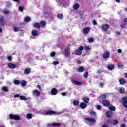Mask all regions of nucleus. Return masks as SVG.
<instances>
[{
    "label": "nucleus",
    "mask_w": 127,
    "mask_h": 127,
    "mask_svg": "<svg viewBox=\"0 0 127 127\" xmlns=\"http://www.w3.org/2000/svg\"><path fill=\"white\" fill-rule=\"evenodd\" d=\"M60 113L52 111H44L43 113V115L44 116H46V115H48L49 116H52V115H59Z\"/></svg>",
    "instance_id": "f257e3e1"
},
{
    "label": "nucleus",
    "mask_w": 127,
    "mask_h": 127,
    "mask_svg": "<svg viewBox=\"0 0 127 127\" xmlns=\"http://www.w3.org/2000/svg\"><path fill=\"white\" fill-rule=\"evenodd\" d=\"M10 119H13V120H15L16 121H18V120H20V117L18 116L17 115H13L10 114L9 115Z\"/></svg>",
    "instance_id": "f03ea898"
},
{
    "label": "nucleus",
    "mask_w": 127,
    "mask_h": 127,
    "mask_svg": "<svg viewBox=\"0 0 127 127\" xmlns=\"http://www.w3.org/2000/svg\"><path fill=\"white\" fill-rule=\"evenodd\" d=\"M83 50H84V47H79V48L77 49L76 51V55H81V54L83 53Z\"/></svg>",
    "instance_id": "7ed1b4c3"
},
{
    "label": "nucleus",
    "mask_w": 127,
    "mask_h": 127,
    "mask_svg": "<svg viewBox=\"0 0 127 127\" xmlns=\"http://www.w3.org/2000/svg\"><path fill=\"white\" fill-rule=\"evenodd\" d=\"M122 103L125 108H127V96H125L122 98Z\"/></svg>",
    "instance_id": "20e7f679"
},
{
    "label": "nucleus",
    "mask_w": 127,
    "mask_h": 127,
    "mask_svg": "<svg viewBox=\"0 0 127 127\" xmlns=\"http://www.w3.org/2000/svg\"><path fill=\"white\" fill-rule=\"evenodd\" d=\"M71 53V50L69 48H66L65 49L64 54L66 57H69Z\"/></svg>",
    "instance_id": "39448f33"
},
{
    "label": "nucleus",
    "mask_w": 127,
    "mask_h": 127,
    "mask_svg": "<svg viewBox=\"0 0 127 127\" xmlns=\"http://www.w3.org/2000/svg\"><path fill=\"white\" fill-rule=\"evenodd\" d=\"M59 3V6H64V7H67V6H68L69 5V3L65 4V1H60Z\"/></svg>",
    "instance_id": "423d86ee"
},
{
    "label": "nucleus",
    "mask_w": 127,
    "mask_h": 127,
    "mask_svg": "<svg viewBox=\"0 0 127 127\" xmlns=\"http://www.w3.org/2000/svg\"><path fill=\"white\" fill-rule=\"evenodd\" d=\"M32 94L33 96L35 97H39L40 96V92L37 89H35L32 91Z\"/></svg>",
    "instance_id": "0eeeda50"
},
{
    "label": "nucleus",
    "mask_w": 127,
    "mask_h": 127,
    "mask_svg": "<svg viewBox=\"0 0 127 127\" xmlns=\"http://www.w3.org/2000/svg\"><path fill=\"white\" fill-rule=\"evenodd\" d=\"M61 124L60 123H52L51 124H48V127H58L59 126H61Z\"/></svg>",
    "instance_id": "6e6552de"
},
{
    "label": "nucleus",
    "mask_w": 127,
    "mask_h": 127,
    "mask_svg": "<svg viewBox=\"0 0 127 127\" xmlns=\"http://www.w3.org/2000/svg\"><path fill=\"white\" fill-rule=\"evenodd\" d=\"M8 67L9 69H15L16 68V65L11 63L8 64Z\"/></svg>",
    "instance_id": "1a4fd4ad"
},
{
    "label": "nucleus",
    "mask_w": 127,
    "mask_h": 127,
    "mask_svg": "<svg viewBox=\"0 0 127 127\" xmlns=\"http://www.w3.org/2000/svg\"><path fill=\"white\" fill-rule=\"evenodd\" d=\"M4 19V18H3V16H0V23L2 25H5V23H6V22H5Z\"/></svg>",
    "instance_id": "9d476101"
},
{
    "label": "nucleus",
    "mask_w": 127,
    "mask_h": 127,
    "mask_svg": "<svg viewBox=\"0 0 127 127\" xmlns=\"http://www.w3.org/2000/svg\"><path fill=\"white\" fill-rule=\"evenodd\" d=\"M90 27L84 28L83 31V33H84V34H88V33L90 32Z\"/></svg>",
    "instance_id": "9b49d317"
},
{
    "label": "nucleus",
    "mask_w": 127,
    "mask_h": 127,
    "mask_svg": "<svg viewBox=\"0 0 127 127\" xmlns=\"http://www.w3.org/2000/svg\"><path fill=\"white\" fill-rule=\"evenodd\" d=\"M58 91L57 90L56 88H53L51 91V94L53 96H55L58 93Z\"/></svg>",
    "instance_id": "f8f14e48"
},
{
    "label": "nucleus",
    "mask_w": 127,
    "mask_h": 127,
    "mask_svg": "<svg viewBox=\"0 0 127 127\" xmlns=\"http://www.w3.org/2000/svg\"><path fill=\"white\" fill-rule=\"evenodd\" d=\"M102 104L103 106H105V107H109L110 106V102L107 100H103L102 101Z\"/></svg>",
    "instance_id": "ddd939ff"
},
{
    "label": "nucleus",
    "mask_w": 127,
    "mask_h": 127,
    "mask_svg": "<svg viewBox=\"0 0 127 127\" xmlns=\"http://www.w3.org/2000/svg\"><path fill=\"white\" fill-rule=\"evenodd\" d=\"M110 27L108 24H105L102 25V29L104 31H107V30Z\"/></svg>",
    "instance_id": "4468645a"
},
{
    "label": "nucleus",
    "mask_w": 127,
    "mask_h": 127,
    "mask_svg": "<svg viewBox=\"0 0 127 127\" xmlns=\"http://www.w3.org/2000/svg\"><path fill=\"white\" fill-rule=\"evenodd\" d=\"M85 120L86 121H88V122H90V123H92V124H94V123H96V120L94 118H85Z\"/></svg>",
    "instance_id": "2eb2a0df"
},
{
    "label": "nucleus",
    "mask_w": 127,
    "mask_h": 127,
    "mask_svg": "<svg viewBox=\"0 0 127 127\" xmlns=\"http://www.w3.org/2000/svg\"><path fill=\"white\" fill-rule=\"evenodd\" d=\"M31 33L33 36H37L38 35V31L36 30H33Z\"/></svg>",
    "instance_id": "dca6fc26"
},
{
    "label": "nucleus",
    "mask_w": 127,
    "mask_h": 127,
    "mask_svg": "<svg viewBox=\"0 0 127 127\" xmlns=\"http://www.w3.org/2000/svg\"><path fill=\"white\" fill-rule=\"evenodd\" d=\"M110 56V53L109 52H106L103 54V58L104 59L108 58Z\"/></svg>",
    "instance_id": "f3484780"
},
{
    "label": "nucleus",
    "mask_w": 127,
    "mask_h": 127,
    "mask_svg": "<svg viewBox=\"0 0 127 127\" xmlns=\"http://www.w3.org/2000/svg\"><path fill=\"white\" fill-rule=\"evenodd\" d=\"M72 83L74 85H77V86H81V85H83V83L80 82H78L77 81H72Z\"/></svg>",
    "instance_id": "a211bd4d"
},
{
    "label": "nucleus",
    "mask_w": 127,
    "mask_h": 127,
    "mask_svg": "<svg viewBox=\"0 0 127 127\" xmlns=\"http://www.w3.org/2000/svg\"><path fill=\"white\" fill-rule=\"evenodd\" d=\"M114 68H115V66L112 64H110L108 66V69L110 71H112V70H114Z\"/></svg>",
    "instance_id": "6ab92c4d"
},
{
    "label": "nucleus",
    "mask_w": 127,
    "mask_h": 127,
    "mask_svg": "<svg viewBox=\"0 0 127 127\" xmlns=\"http://www.w3.org/2000/svg\"><path fill=\"white\" fill-rule=\"evenodd\" d=\"M119 83L121 85H125L126 84V80L124 79V78H121L119 79Z\"/></svg>",
    "instance_id": "aec40b11"
},
{
    "label": "nucleus",
    "mask_w": 127,
    "mask_h": 127,
    "mask_svg": "<svg viewBox=\"0 0 127 127\" xmlns=\"http://www.w3.org/2000/svg\"><path fill=\"white\" fill-rule=\"evenodd\" d=\"M80 107H81V109H85V108L87 107V104H86L84 102H82L80 104Z\"/></svg>",
    "instance_id": "412c9836"
},
{
    "label": "nucleus",
    "mask_w": 127,
    "mask_h": 127,
    "mask_svg": "<svg viewBox=\"0 0 127 127\" xmlns=\"http://www.w3.org/2000/svg\"><path fill=\"white\" fill-rule=\"evenodd\" d=\"M118 90L119 93H120L121 94H124V93H125V89L123 87H120L118 89Z\"/></svg>",
    "instance_id": "4be33fe9"
},
{
    "label": "nucleus",
    "mask_w": 127,
    "mask_h": 127,
    "mask_svg": "<svg viewBox=\"0 0 127 127\" xmlns=\"http://www.w3.org/2000/svg\"><path fill=\"white\" fill-rule=\"evenodd\" d=\"M33 27L35 28H40V23H36L35 24L33 25Z\"/></svg>",
    "instance_id": "5701e85b"
},
{
    "label": "nucleus",
    "mask_w": 127,
    "mask_h": 127,
    "mask_svg": "<svg viewBox=\"0 0 127 127\" xmlns=\"http://www.w3.org/2000/svg\"><path fill=\"white\" fill-rule=\"evenodd\" d=\"M112 115H113V112H112V111H108L106 113V117L109 118V117H111V116H112Z\"/></svg>",
    "instance_id": "b1692460"
},
{
    "label": "nucleus",
    "mask_w": 127,
    "mask_h": 127,
    "mask_svg": "<svg viewBox=\"0 0 127 127\" xmlns=\"http://www.w3.org/2000/svg\"><path fill=\"white\" fill-rule=\"evenodd\" d=\"M26 118H27V120H30V119H32V114L30 113H28L26 115Z\"/></svg>",
    "instance_id": "393cba45"
},
{
    "label": "nucleus",
    "mask_w": 127,
    "mask_h": 127,
    "mask_svg": "<svg viewBox=\"0 0 127 127\" xmlns=\"http://www.w3.org/2000/svg\"><path fill=\"white\" fill-rule=\"evenodd\" d=\"M80 7V5L78 3L75 4L73 6L74 9H75V10H77L78 8Z\"/></svg>",
    "instance_id": "a878e982"
},
{
    "label": "nucleus",
    "mask_w": 127,
    "mask_h": 127,
    "mask_svg": "<svg viewBox=\"0 0 127 127\" xmlns=\"http://www.w3.org/2000/svg\"><path fill=\"white\" fill-rule=\"evenodd\" d=\"M30 73V70L28 68H27L26 69H25L24 70V74L25 75H28V74H29Z\"/></svg>",
    "instance_id": "bb28decb"
},
{
    "label": "nucleus",
    "mask_w": 127,
    "mask_h": 127,
    "mask_svg": "<svg viewBox=\"0 0 127 127\" xmlns=\"http://www.w3.org/2000/svg\"><path fill=\"white\" fill-rule=\"evenodd\" d=\"M109 110H110V111H114L115 112V111H116V108H115L114 106L111 105L109 107Z\"/></svg>",
    "instance_id": "cd10ccee"
},
{
    "label": "nucleus",
    "mask_w": 127,
    "mask_h": 127,
    "mask_svg": "<svg viewBox=\"0 0 127 127\" xmlns=\"http://www.w3.org/2000/svg\"><path fill=\"white\" fill-rule=\"evenodd\" d=\"M24 21L25 22H29L30 21V18L29 17H25Z\"/></svg>",
    "instance_id": "c85d7f7f"
},
{
    "label": "nucleus",
    "mask_w": 127,
    "mask_h": 127,
    "mask_svg": "<svg viewBox=\"0 0 127 127\" xmlns=\"http://www.w3.org/2000/svg\"><path fill=\"white\" fill-rule=\"evenodd\" d=\"M82 100L85 103L89 102V98L88 97H84L83 98H82Z\"/></svg>",
    "instance_id": "c756f323"
},
{
    "label": "nucleus",
    "mask_w": 127,
    "mask_h": 127,
    "mask_svg": "<svg viewBox=\"0 0 127 127\" xmlns=\"http://www.w3.org/2000/svg\"><path fill=\"white\" fill-rule=\"evenodd\" d=\"M2 90L4 91V92H8V87L7 86H4L2 88Z\"/></svg>",
    "instance_id": "7c9ffc66"
},
{
    "label": "nucleus",
    "mask_w": 127,
    "mask_h": 127,
    "mask_svg": "<svg viewBox=\"0 0 127 127\" xmlns=\"http://www.w3.org/2000/svg\"><path fill=\"white\" fill-rule=\"evenodd\" d=\"M26 81L25 80H22L21 81V86L22 87H25L26 86Z\"/></svg>",
    "instance_id": "2f4dec72"
},
{
    "label": "nucleus",
    "mask_w": 127,
    "mask_h": 127,
    "mask_svg": "<svg viewBox=\"0 0 127 127\" xmlns=\"http://www.w3.org/2000/svg\"><path fill=\"white\" fill-rule=\"evenodd\" d=\"M78 72H79V73H82V72H84V67H80L78 69Z\"/></svg>",
    "instance_id": "473e14b6"
},
{
    "label": "nucleus",
    "mask_w": 127,
    "mask_h": 127,
    "mask_svg": "<svg viewBox=\"0 0 127 127\" xmlns=\"http://www.w3.org/2000/svg\"><path fill=\"white\" fill-rule=\"evenodd\" d=\"M20 98L22 100V101H27V98L25 97L24 96H20Z\"/></svg>",
    "instance_id": "72a5a7b5"
},
{
    "label": "nucleus",
    "mask_w": 127,
    "mask_h": 127,
    "mask_svg": "<svg viewBox=\"0 0 127 127\" xmlns=\"http://www.w3.org/2000/svg\"><path fill=\"white\" fill-rule=\"evenodd\" d=\"M57 17H58V18H59V19H62V18H63V14H59L57 15Z\"/></svg>",
    "instance_id": "f704fd0d"
},
{
    "label": "nucleus",
    "mask_w": 127,
    "mask_h": 127,
    "mask_svg": "<svg viewBox=\"0 0 127 127\" xmlns=\"http://www.w3.org/2000/svg\"><path fill=\"white\" fill-rule=\"evenodd\" d=\"M14 83L15 85H20V81L18 80H15Z\"/></svg>",
    "instance_id": "c9c22d12"
},
{
    "label": "nucleus",
    "mask_w": 127,
    "mask_h": 127,
    "mask_svg": "<svg viewBox=\"0 0 127 127\" xmlns=\"http://www.w3.org/2000/svg\"><path fill=\"white\" fill-rule=\"evenodd\" d=\"M54 66H56V65L59 64V61H55L53 62Z\"/></svg>",
    "instance_id": "e433bc0d"
},
{
    "label": "nucleus",
    "mask_w": 127,
    "mask_h": 127,
    "mask_svg": "<svg viewBox=\"0 0 127 127\" xmlns=\"http://www.w3.org/2000/svg\"><path fill=\"white\" fill-rule=\"evenodd\" d=\"M40 27L41 26V27H44L45 26V22L43 21H41L40 23Z\"/></svg>",
    "instance_id": "4c0bfd02"
},
{
    "label": "nucleus",
    "mask_w": 127,
    "mask_h": 127,
    "mask_svg": "<svg viewBox=\"0 0 127 127\" xmlns=\"http://www.w3.org/2000/svg\"><path fill=\"white\" fill-rule=\"evenodd\" d=\"M73 105L74 106H78V105H79V101H78V100H74L73 101Z\"/></svg>",
    "instance_id": "58836bf2"
},
{
    "label": "nucleus",
    "mask_w": 127,
    "mask_h": 127,
    "mask_svg": "<svg viewBox=\"0 0 127 127\" xmlns=\"http://www.w3.org/2000/svg\"><path fill=\"white\" fill-rule=\"evenodd\" d=\"M118 68H122L123 67V63H119L117 64Z\"/></svg>",
    "instance_id": "ea45409f"
},
{
    "label": "nucleus",
    "mask_w": 127,
    "mask_h": 127,
    "mask_svg": "<svg viewBox=\"0 0 127 127\" xmlns=\"http://www.w3.org/2000/svg\"><path fill=\"white\" fill-rule=\"evenodd\" d=\"M106 97H107L106 95H101L100 97V98L101 100H104V99H106Z\"/></svg>",
    "instance_id": "a19ab883"
},
{
    "label": "nucleus",
    "mask_w": 127,
    "mask_h": 127,
    "mask_svg": "<svg viewBox=\"0 0 127 127\" xmlns=\"http://www.w3.org/2000/svg\"><path fill=\"white\" fill-rule=\"evenodd\" d=\"M14 31H15V32H17V31H19L20 29H19V28H17L16 27H14Z\"/></svg>",
    "instance_id": "79ce46f5"
},
{
    "label": "nucleus",
    "mask_w": 127,
    "mask_h": 127,
    "mask_svg": "<svg viewBox=\"0 0 127 127\" xmlns=\"http://www.w3.org/2000/svg\"><path fill=\"white\" fill-rule=\"evenodd\" d=\"M89 73L87 72H85V73H84V78H85L86 79H87V78H88V76H89Z\"/></svg>",
    "instance_id": "37998d69"
},
{
    "label": "nucleus",
    "mask_w": 127,
    "mask_h": 127,
    "mask_svg": "<svg viewBox=\"0 0 127 127\" xmlns=\"http://www.w3.org/2000/svg\"><path fill=\"white\" fill-rule=\"evenodd\" d=\"M98 79H99L100 80H102L103 83L106 82V80H105V79H103V78H102V77H101V76L98 77Z\"/></svg>",
    "instance_id": "c03bdc74"
},
{
    "label": "nucleus",
    "mask_w": 127,
    "mask_h": 127,
    "mask_svg": "<svg viewBox=\"0 0 127 127\" xmlns=\"http://www.w3.org/2000/svg\"><path fill=\"white\" fill-rule=\"evenodd\" d=\"M3 13H4V14H8V13H9V11H8V10H4L3 11Z\"/></svg>",
    "instance_id": "a18cd8bd"
},
{
    "label": "nucleus",
    "mask_w": 127,
    "mask_h": 127,
    "mask_svg": "<svg viewBox=\"0 0 127 127\" xmlns=\"http://www.w3.org/2000/svg\"><path fill=\"white\" fill-rule=\"evenodd\" d=\"M118 120H113V125H117V124H118Z\"/></svg>",
    "instance_id": "49530a36"
},
{
    "label": "nucleus",
    "mask_w": 127,
    "mask_h": 127,
    "mask_svg": "<svg viewBox=\"0 0 127 127\" xmlns=\"http://www.w3.org/2000/svg\"><path fill=\"white\" fill-rule=\"evenodd\" d=\"M94 41V39L90 38L88 39V42H93Z\"/></svg>",
    "instance_id": "de8ad7c7"
},
{
    "label": "nucleus",
    "mask_w": 127,
    "mask_h": 127,
    "mask_svg": "<svg viewBox=\"0 0 127 127\" xmlns=\"http://www.w3.org/2000/svg\"><path fill=\"white\" fill-rule=\"evenodd\" d=\"M50 55H51V57H53L55 56V52H52L51 53Z\"/></svg>",
    "instance_id": "09e8293b"
},
{
    "label": "nucleus",
    "mask_w": 127,
    "mask_h": 127,
    "mask_svg": "<svg viewBox=\"0 0 127 127\" xmlns=\"http://www.w3.org/2000/svg\"><path fill=\"white\" fill-rule=\"evenodd\" d=\"M61 95L62 96H63L64 97H65V96H66V95H67V93L66 92H63L61 93Z\"/></svg>",
    "instance_id": "8fccbe9b"
},
{
    "label": "nucleus",
    "mask_w": 127,
    "mask_h": 127,
    "mask_svg": "<svg viewBox=\"0 0 127 127\" xmlns=\"http://www.w3.org/2000/svg\"><path fill=\"white\" fill-rule=\"evenodd\" d=\"M20 97V95L18 94H16L14 96V98H19Z\"/></svg>",
    "instance_id": "3c124183"
},
{
    "label": "nucleus",
    "mask_w": 127,
    "mask_h": 127,
    "mask_svg": "<svg viewBox=\"0 0 127 127\" xmlns=\"http://www.w3.org/2000/svg\"><path fill=\"white\" fill-rule=\"evenodd\" d=\"M7 59L9 60V61H11L12 58L10 56L7 57Z\"/></svg>",
    "instance_id": "603ef678"
},
{
    "label": "nucleus",
    "mask_w": 127,
    "mask_h": 127,
    "mask_svg": "<svg viewBox=\"0 0 127 127\" xmlns=\"http://www.w3.org/2000/svg\"><path fill=\"white\" fill-rule=\"evenodd\" d=\"M99 87H100V88H103V87H104V83H100L99 84Z\"/></svg>",
    "instance_id": "864d4df0"
},
{
    "label": "nucleus",
    "mask_w": 127,
    "mask_h": 127,
    "mask_svg": "<svg viewBox=\"0 0 127 127\" xmlns=\"http://www.w3.org/2000/svg\"><path fill=\"white\" fill-rule=\"evenodd\" d=\"M19 9L20 11H23V7H22V6H20V7H19Z\"/></svg>",
    "instance_id": "5fc2aeb1"
},
{
    "label": "nucleus",
    "mask_w": 127,
    "mask_h": 127,
    "mask_svg": "<svg viewBox=\"0 0 127 127\" xmlns=\"http://www.w3.org/2000/svg\"><path fill=\"white\" fill-rule=\"evenodd\" d=\"M85 50H90V47H88V46H85Z\"/></svg>",
    "instance_id": "6e6d98bb"
},
{
    "label": "nucleus",
    "mask_w": 127,
    "mask_h": 127,
    "mask_svg": "<svg viewBox=\"0 0 127 127\" xmlns=\"http://www.w3.org/2000/svg\"><path fill=\"white\" fill-rule=\"evenodd\" d=\"M90 115H96V112H95V111H91V112H90Z\"/></svg>",
    "instance_id": "4d7b16f0"
},
{
    "label": "nucleus",
    "mask_w": 127,
    "mask_h": 127,
    "mask_svg": "<svg viewBox=\"0 0 127 127\" xmlns=\"http://www.w3.org/2000/svg\"><path fill=\"white\" fill-rule=\"evenodd\" d=\"M123 75L124 76V78L127 79V73H124Z\"/></svg>",
    "instance_id": "13d9d810"
},
{
    "label": "nucleus",
    "mask_w": 127,
    "mask_h": 127,
    "mask_svg": "<svg viewBox=\"0 0 127 127\" xmlns=\"http://www.w3.org/2000/svg\"><path fill=\"white\" fill-rule=\"evenodd\" d=\"M117 52H118V53H122V50L120 49H118L117 50Z\"/></svg>",
    "instance_id": "bf43d9fd"
},
{
    "label": "nucleus",
    "mask_w": 127,
    "mask_h": 127,
    "mask_svg": "<svg viewBox=\"0 0 127 127\" xmlns=\"http://www.w3.org/2000/svg\"><path fill=\"white\" fill-rule=\"evenodd\" d=\"M97 109L98 110H100V109H101V105H97Z\"/></svg>",
    "instance_id": "052dcab7"
},
{
    "label": "nucleus",
    "mask_w": 127,
    "mask_h": 127,
    "mask_svg": "<svg viewBox=\"0 0 127 127\" xmlns=\"http://www.w3.org/2000/svg\"><path fill=\"white\" fill-rule=\"evenodd\" d=\"M37 88L38 89V90H41V86L40 85H38Z\"/></svg>",
    "instance_id": "680f3d73"
},
{
    "label": "nucleus",
    "mask_w": 127,
    "mask_h": 127,
    "mask_svg": "<svg viewBox=\"0 0 127 127\" xmlns=\"http://www.w3.org/2000/svg\"><path fill=\"white\" fill-rule=\"evenodd\" d=\"M124 23H125V24H127V18H125L124 20Z\"/></svg>",
    "instance_id": "e2e57ef3"
},
{
    "label": "nucleus",
    "mask_w": 127,
    "mask_h": 127,
    "mask_svg": "<svg viewBox=\"0 0 127 127\" xmlns=\"http://www.w3.org/2000/svg\"><path fill=\"white\" fill-rule=\"evenodd\" d=\"M116 35L119 36L121 34V33H120L119 31H117L116 32Z\"/></svg>",
    "instance_id": "0e129e2a"
},
{
    "label": "nucleus",
    "mask_w": 127,
    "mask_h": 127,
    "mask_svg": "<svg viewBox=\"0 0 127 127\" xmlns=\"http://www.w3.org/2000/svg\"><path fill=\"white\" fill-rule=\"evenodd\" d=\"M10 6H11V3H8L7 7H10Z\"/></svg>",
    "instance_id": "69168bd1"
},
{
    "label": "nucleus",
    "mask_w": 127,
    "mask_h": 127,
    "mask_svg": "<svg viewBox=\"0 0 127 127\" xmlns=\"http://www.w3.org/2000/svg\"><path fill=\"white\" fill-rule=\"evenodd\" d=\"M77 63H78V64H81V61H80L79 60H77Z\"/></svg>",
    "instance_id": "338daca9"
},
{
    "label": "nucleus",
    "mask_w": 127,
    "mask_h": 127,
    "mask_svg": "<svg viewBox=\"0 0 127 127\" xmlns=\"http://www.w3.org/2000/svg\"><path fill=\"white\" fill-rule=\"evenodd\" d=\"M120 127H126V126L125 125V124H121L120 125Z\"/></svg>",
    "instance_id": "774afa93"
}]
</instances>
